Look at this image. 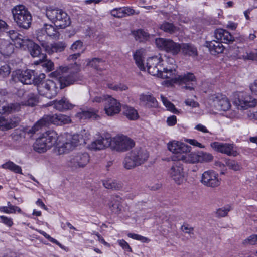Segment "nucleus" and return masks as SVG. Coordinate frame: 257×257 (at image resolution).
I'll return each mask as SVG.
<instances>
[{
	"label": "nucleus",
	"instance_id": "nucleus-1",
	"mask_svg": "<svg viewBox=\"0 0 257 257\" xmlns=\"http://www.w3.org/2000/svg\"><path fill=\"white\" fill-rule=\"evenodd\" d=\"M80 71V66L75 62L68 66H61L52 73V75L58 78L60 88H64L74 84L78 80V73Z\"/></svg>",
	"mask_w": 257,
	"mask_h": 257
},
{
	"label": "nucleus",
	"instance_id": "nucleus-2",
	"mask_svg": "<svg viewBox=\"0 0 257 257\" xmlns=\"http://www.w3.org/2000/svg\"><path fill=\"white\" fill-rule=\"evenodd\" d=\"M71 122L70 117L67 115L59 114L53 115H44L38 120L31 128L28 130L29 134H35L44 127L47 126L51 123L57 125H62Z\"/></svg>",
	"mask_w": 257,
	"mask_h": 257
},
{
	"label": "nucleus",
	"instance_id": "nucleus-3",
	"mask_svg": "<svg viewBox=\"0 0 257 257\" xmlns=\"http://www.w3.org/2000/svg\"><path fill=\"white\" fill-rule=\"evenodd\" d=\"M149 154L147 151L141 148H136L128 153L123 161V167L132 169L144 164L148 159Z\"/></svg>",
	"mask_w": 257,
	"mask_h": 257
},
{
	"label": "nucleus",
	"instance_id": "nucleus-4",
	"mask_svg": "<svg viewBox=\"0 0 257 257\" xmlns=\"http://www.w3.org/2000/svg\"><path fill=\"white\" fill-rule=\"evenodd\" d=\"M46 15L56 27L60 28H65L71 24L70 17L61 9L50 7L47 8Z\"/></svg>",
	"mask_w": 257,
	"mask_h": 257
},
{
	"label": "nucleus",
	"instance_id": "nucleus-5",
	"mask_svg": "<svg viewBox=\"0 0 257 257\" xmlns=\"http://www.w3.org/2000/svg\"><path fill=\"white\" fill-rule=\"evenodd\" d=\"M11 11L13 19L19 27L27 29L30 27L32 17L24 5H17L12 9Z\"/></svg>",
	"mask_w": 257,
	"mask_h": 257
},
{
	"label": "nucleus",
	"instance_id": "nucleus-6",
	"mask_svg": "<svg viewBox=\"0 0 257 257\" xmlns=\"http://www.w3.org/2000/svg\"><path fill=\"white\" fill-rule=\"evenodd\" d=\"M233 103L238 109L244 110L254 107L256 100L246 92H236L233 94Z\"/></svg>",
	"mask_w": 257,
	"mask_h": 257
},
{
	"label": "nucleus",
	"instance_id": "nucleus-7",
	"mask_svg": "<svg viewBox=\"0 0 257 257\" xmlns=\"http://www.w3.org/2000/svg\"><path fill=\"white\" fill-rule=\"evenodd\" d=\"M135 146V142L124 135H117L111 138V149L117 152H125Z\"/></svg>",
	"mask_w": 257,
	"mask_h": 257
},
{
	"label": "nucleus",
	"instance_id": "nucleus-8",
	"mask_svg": "<svg viewBox=\"0 0 257 257\" xmlns=\"http://www.w3.org/2000/svg\"><path fill=\"white\" fill-rule=\"evenodd\" d=\"M59 90L57 82L50 79L45 80L38 87V92L40 95L49 99L55 97Z\"/></svg>",
	"mask_w": 257,
	"mask_h": 257
},
{
	"label": "nucleus",
	"instance_id": "nucleus-9",
	"mask_svg": "<svg viewBox=\"0 0 257 257\" xmlns=\"http://www.w3.org/2000/svg\"><path fill=\"white\" fill-rule=\"evenodd\" d=\"M82 139V137L80 135L66 134L65 141L62 145L58 147L59 153L62 154L72 150L80 144Z\"/></svg>",
	"mask_w": 257,
	"mask_h": 257
},
{
	"label": "nucleus",
	"instance_id": "nucleus-10",
	"mask_svg": "<svg viewBox=\"0 0 257 257\" xmlns=\"http://www.w3.org/2000/svg\"><path fill=\"white\" fill-rule=\"evenodd\" d=\"M174 162L168 172L169 177L176 184H181L185 180V172L183 166L178 161Z\"/></svg>",
	"mask_w": 257,
	"mask_h": 257
},
{
	"label": "nucleus",
	"instance_id": "nucleus-11",
	"mask_svg": "<svg viewBox=\"0 0 257 257\" xmlns=\"http://www.w3.org/2000/svg\"><path fill=\"white\" fill-rule=\"evenodd\" d=\"M200 182L207 187L216 188L220 185L221 179L217 172L210 170L202 173Z\"/></svg>",
	"mask_w": 257,
	"mask_h": 257
},
{
	"label": "nucleus",
	"instance_id": "nucleus-12",
	"mask_svg": "<svg viewBox=\"0 0 257 257\" xmlns=\"http://www.w3.org/2000/svg\"><path fill=\"white\" fill-rule=\"evenodd\" d=\"M209 101L217 110L226 111L231 107L228 99L220 94H214L210 96Z\"/></svg>",
	"mask_w": 257,
	"mask_h": 257
},
{
	"label": "nucleus",
	"instance_id": "nucleus-13",
	"mask_svg": "<svg viewBox=\"0 0 257 257\" xmlns=\"http://www.w3.org/2000/svg\"><path fill=\"white\" fill-rule=\"evenodd\" d=\"M89 161V156L85 152L74 153L68 160V165L71 167H84Z\"/></svg>",
	"mask_w": 257,
	"mask_h": 257
},
{
	"label": "nucleus",
	"instance_id": "nucleus-14",
	"mask_svg": "<svg viewBox=\"0 0 257 257\" xmlns=\"http://www.w3.org/2000/svg\"><path fill=\"white\" fill-rule=\"evenodd\" d=\"M162 61L161 57L157 56L148 59L146 66L148 73L152 75L159 77L163 68Z\"/></svg>",
	"mask_w": 257,
	"mask_h": 257
},
{
	"label": "nucleus",
	"instance_id": "nucleus-15",
	"mask_svg": "<svg viewBox=\"0 0 257 257\" xmlns=\"http://www.w3.org/2000/svg\"><path fill=\"white\" fill-rule=\"evenodd\" d=\"M210 146L215 151L229 156L235 157L239 154L233 144L215 142L212 143Z\"/></svg>",
	"mask_w": 257,
	"mask_h": 257
},
{
	"label": "nucleus",
	"instance_id": "nucleus-16",
	"mask_svg": "<svg viewBox=\"0 0 257 257\" xmlns=\"http://www.w3.org/2000/svg\"><path fill=\"white\" fill-rule=\"evenodd\" d=\"M36 33L37 40L40 42V44L43 42H46L44 39L47 36L55 38L59 36L57 29L52 25L47 24H44L42 28L37 30Z\"/></svg>",
	"mask_w": 257,
	"mask_h": 257
},
{
	"label": "nucleus",
	"instance_id": "nucleus-17",
	"mask_svg": "<svg viewBox=\"0 0 257 257\" xmlns=\"http://www.w3.org/2000/svg\"><path fill=\"white\" fill-rule=\"evenodd\" d=\"M110 147L111 148V137L108 134L99 137L92 142L89 148L92 150H100Z\"/></svg>",
	"mask_w": 257,
	"mask_h": 257
},
{
	"label": "nucleus",
	"instance_id": "nucleus-18",
	"mask_svg": "<svg viewBox=\"0 0 257 257\" xmlns=\"http://www.w3.org/2000/svg\"><path fill=\"white\" fill-rule=\"evenodd\" d=\"M175 83L182 86L186 89L192 90L195 87L196 78L194 74L191 73L178 75Z\"/></svg>",
	"mask_w": 257,
	"mask_h": 257
},
{
	"label": "nucleus",
	"instance_id": "nucleus-19",
	"mask_svg": "<svg viewBox=\"0 0 257 257\" xmlns=\"http://www.w3.org/2000/svg\"><path fill=\"white\" fill-rule=\"evenodd\" d=\"M104 111L108 116H114L121 111V104L116 99L109 96L105 103Z\"/></svg>",
	"mask_w": 257,
	"mask_h": 257
},
{
	"label": "nucleus",
	"instance_id": "nucleus-20",
	"mask_svg": "<svg viewBox=\"0 0 257 257\" xmlns=\"http://www.w3.org/2000/svg\"><path fill=\"white\" fill-rule=\"evenodd\" d=\"M168 148L169 150L175 155L172 157V160L174 157H177L180 154H183L184 152H190L191 147L180 142L173 141L168 143Z\"/></svg>",
	"mask_w": 257,
	"mask_h": 257
},
{
	"label": "nucleus",
	"instance_id": "nucleus-21",
	"mask_svg": "<svg viewBox=\"0 0 257 257\" xmlns=\"http://www.w3.org/2000/svg\"><path fill=\"white\" fill-rule=\"evenodd\" d=\"M41 46L45 49V51L49 54L53 53L61 52L63 51L67 46L65 42L58 41L49 44L46 42H43L41 43Z\"/></svg>",
	"mask_w": 257,
	"mask_h": 257
},
{
	"label": "nucleus",
	"instance_id": "nucleus-22",
	"mask_svg": "<svg viewBox=\"0 0 257 257\" xmlns=\"http://www.w3.org/2000/svg\"><path fill=\"white\" fill-rule=\"evenodd\" d=\"M35 71L31 70H26L25 71L18 70L14 75L15 81H19L25 84H32L33 81L32 77L34 76Z\"/></svg>",
	"mask_w": 257,
	"mask_h": 257
},
{
	"label": "nucleus",
	"instance_id": "nucleus-23",
	"mask_svg": "<svg viewBox=\"0 0 257 257\" xmlns=\"http://www.w3.org/2000/svg\"><path fill=\"white\" fill-rule=\"evenodd\" d=\"M178 76V75L175 68H163L159 77L163 79H168V81L167 82L169 85H171L173 83H175Z\"/></svg>",
	"mask_w": 257,
	"mask_h": 257
},
{
	"label": "nucleus",
	"instance_id": "nucleus-24",
	"mask_svg": "<svg viewBox=\"0 0 257 257\" xmlns=\"http://www.w3.org/2000/svg\"><path fill=\"white\" fill-rule=\"evenodd\" d=\"M43 139L47 144V146L50 148L59 144L60 141L59 140V136L57 133L53 130H49L43 133L42 135Z\"/></svg>",
	"mask_w": 257,
	"mask_h": 257
},
{
	"label": "nucleus",
	"instance_id": "nucleus-25",
	"mask_svg": "<svg viewBox=\"0 0 257 257\" xmlns=\"http://www.w3.org/2000/svg\"><path fill=\"white\" fill-rule=\"evenodd\" d=\"M184 152L174 157V161H182L185 163H195L199 162V152L198 153Z\"/></svg>",
	"mask_w": 257,
	"mask_h": 257
},
{
	"label": "nucleus",
	"instance_id": "nucleus-26",
	"mask_svg": "<svg viewBox=\"0 0 257 257\" xmlns=\"http://www.w3.org/2000/svg\"><path fill=\"white\" fill-rule=\"evenodd\" d=\"M215 38L221 43H228L234 41V37L227 31L222 29H218L214 32Z\"/></svg>",
	"mask_w": 257,
	"mask_h": 257
},
{
	"label": "nucleus",
	"instance_id": "nucleus-27",
	"mask_svg": "<svg viewBox=\"0 0 257 257\" xmlns=\"http://www.w3.org/2000/svg\"><path fill=\"white\" fill-rule=\"evenodd\" d=\"M108 206L113 213L117 214L120 213L122 209V198L118 196H112L109 200Z\"/></svg>",
	"mask_w": 257,
	"mask_h": 257
},
{
	"label": "nucleus",
	"instance_id": "nucleus-28",
	"mask_svg": "<svg viewBox=\"0 0 257 257\" xmlns=\"http://www.w3.org/2000/svg\"><path fill=\"white\" fill-rule=\"evenodd\" d=\"M206 46L209 49L210 52L212 55H216L221 53L223 52L224 47L222 43L218 41L212 40L211 41H206Z\"/></svg>",
	"mask_w": 257,
	"mask_h": 257
},
{
	"label": "nucleus",
	"instance_id": "nucleus-29",
	"mask_svg": "<svg viewBox=\"0 0 257 257\" xmlns=\"http://www.w3.org/2000/svg\"><path fill=\"white\" fill-rule=\"evenodd\" d=\"M14 51V45L8 40H0V53L4 56H10Z\"/></svg>",
	"mask_w": 257,
	"mask_h": 257
},
{
	"label": "nucleus",
	"instance_id": "nucleus-30",
	"mask_svg": "<svg viewBox=\"0 0 257 257\" xmlns=\"http://www.w3.org/2000/svg\"><path fill=\"white\" fill-rule=\"evenodd\" d=\"M73 106L74 105L70 103L65 97L62 98L60 100L54 101V107L60 111L72 109Z\"/></svg>",
	"mask_w": 257,
	"mask_h": 257
},
{
	"label": "nucleus",
	"instance_id": "nucleus-31",
	"mask_svg": "<svg viewBox=\"0 0 257 257\" xmlns=\"http://www.w3.org/2000/svg\"><path fill=\"white\" fill-rule=\"evenodd\" d=\"M45 140L42 136L39 137L34 144V150L39 153H42L50 149V148L47 146Z\"/></svg>",
	"mask_w": 257,
	"mask_h": 257
},
{
	"label": "nucleus",
	"instance_id": "nucleus-32",
	"mask_svg": "<svg viewBox=\"0 0 257 257\" xmlns=\"http://www.w3.org/2000/svg\"><path fill=\"white\" fill-rule=\"evenodd\" d=\"M75 116L79 120L91 118L97 119L98 118H99V116L97 114V111L93 109H90L88 110H82L77 113Z\"/></svg>",
	"mask_w": 257,
	"mask_h": 257
},
{
	"label": "nucleus",
	"instance_id": "nucleus-33",
	"mask_svg": "<svg viewBox=\"0 0 257 257\" xmlns=\"http://www.w3.org/2000/svg\"><path fill=\"white\" fill-rule=\"evenodd\" d=\"M21 104L18 103L4 104L2 102V114H9L20 110Z\"/></svg>",
	"mask_w": 257,
	"mask_h": 257
},
{
	"label": "nucleus",
	"instance_id": "nucleus-34",
	"mask_svg": "<svg viewBox=\"0 0 257 257\" xmlns=\"http://www.w3.org/2000/svg\"><path fill=\"white\" fill-rule=\"evenodd\" d=\"M8 35L13 40L15 44L20 47L24 46L26 40L24 39L23 36L14 30H10L7 32Z\"/></svg>",
	"mask_w": 257,
	"mask_h": 257
},
{
	"label": "nucleus",
	"instance_id": "nucleus-35",
	"mask_svg": "<svg viewBox=\"0 0 257 257\" xmlns=\"http://www.w3.org/2000/svg\"><path fill=\"white\" fill-rule=\"evenodd\" d=\"M181 49L182 52L190 56H196L198 55L197 48L190 43H183L181 44Z\"/></svg>",
	"mask_w": 257,
	"mask_h": 257
},
{
	"label": "nucleus",
	"instance_id": "nucleus-36",
	"mask_svg": "<svg viewBox=\"0 0 257 257\" xmlns=\"http://www.w3.org/2000/svg\"><path fill=\"white\" fill-rule=\"evenodd\" d=\"M143 50L139 49L136 51L134 53L133 57L138 67L141 71H145L146 68L144 66L143 60Z\"/></svg>",
	"mask_w": 257,
	"mask_h": 257
},
{
	"label": "nucleus",
	"instance_id": "nucleus-37",
	"mask_svg": "<svg viewBox=\"0 0 257 257\" xmlns=\"http://www.w3.org/2000/svg\"><path fill=\"white\" fill-rule=\"evenodd\" d=\"M104 186L109 189L119 190L122 187L120 182L112 179H106L103 182Z\"/></svg>",
	"mask_w": 257,
	"mask_h": 257
},
{
	"label": "nucleus",
	"instance_id": "nucleus-38",
	"mask_svg": "<svg viewBox=\"0 0 257 257\" xmlns=\"http://www.w3.org/2000/svg\"><path fill=\"white\" fill-rule=\"evenodd\" d=\"M140 100L141 102L151 107H155L157 105L156 99L150 95L142 94L140 96Z\"/></svg>",
	"mask_w": 257,
	"mask_h": 257
},
{
	"label": "nucleus",
	"instance_id": "nucleus-39",
	"mask_svg": "<svg viewBox=\"0 0 257 257\" xmlns=\"http://www.w3.org/2000/svg\"><path fill=\"white\" fill-rule=\"evenodd\" d=\"M123 113L130 120H136L139 117L137 110L130 106H125L123 107Z\"/></svg>",
	"mask_w": 257,
	"mask_h": 257
},
{
	"label": "nucleus",
	"instance_id": "nucleus-40",
	"mask_svg": "<svg viewBox=\"0 0 257 257\" xmlns=\"http://www.w3.org/2000/svg\"><path fill=\"white\" fill-rule=\"evenodd\" d=\"M30 53L33 57H38V61H42L46 59V55L42 53L40 47L37 44H34L30 50Z\"/></svg>",
	"mask_w": 257,
	"mask_h": 257
},
{
	"label": "nucleus",
	"instance_id": "nucleus-41",
	"mask_svg": "<svg viewBox=\"0 0 257 257\" xmlns=\"http://www.w3.org/2000/svg\"><path fill=\"white\" fill-rule=\"evenodd\" d=\"M4 169H9L16 173L22 174L21 167L12 161H9L2 165Z\"/></svg>",
	"mask_w": 257,
	"mask_h": 257
},
{
	"label": "nucleus",
	"instance_id": "nucleus-42",
	"mask_svg": "<svg viewBox=\"0 0 257 257\" xmlns=\"http://www.w3.org/2000/svg\"><path fill=\"white\" fill-rule=\"evenodd\" d=\"M133 34L136 40L142 42L147 40L149 38V34L142 29H139L133 32Z\"/></svg>",
	"mask_w": 257,
	"mask_h": 257
},
{
	"label": "nucleus",
	"instance_id": "nucleus-43",
	"mask_svg": "<svg viewBox=\"0 0 257 257\" xmlns=\"http://www.w3.org/2000/svg\"><path fill=\"white\" fill-rule=\"evenodd\" d=\"M171 39L163 38H156L155 43L158 48L167 52Z\"/></svg>",
	"mask_w": 257,
	"mask_h": 257
},
{
	"label": "nucleus",
	"instance_id": "nucleus-44",
	"mask_svg": "<svg viewBox=\"0 0 257 257\" xmlns=\"http://www.w3.org/2000/svg\"><path fill=\"white\" fill-rule=\"evenodd\" d=\"M160 28L164 32L169 34H173L178 30L177 27L172 23L167 22H165L162 24L160 26Z\"/></svg>",
	"mask_w": 257,
	"mask_h": 257
},
{
	"label": "nucleus",
	"instance_id": "nucleus-45",
	"mask_svg": "<svg viewBox=\"0 0 257 257\" xmlns=\"http://www.w3.org/2000/svg\"><path fill=\"white\" fill-rule=\"evenodd\" d=\"M181 45L170 40L167 52L172 53L173 55L177 54L181 50Z\"/></svg>",
	"mask_w": 257,
	"mask_h": 257
},
{
	"label": "nucleus",
	"instance_id": "nucleus-46",
	"mask_svg": "<svg viewBox=\"0 0 257 257\" xmlns=\"http://www.w3.org/2000/svg\"><path fill=\"white\" fill-rule=\"evenodd\" d=\"M38 102V97L37 95L34 93H30L28 96L27 100L24 103L22 102L21 105L34 106L36 105Z\"/></svg>",
	"mask_w": 257,
	"mask_h": 257
},
{
	"label": "nucleus",
	"instance_id": "nucleus-47",
	"mask_svg": "<svg viewBox=\"0 0 257 257\" xmlns=\"http://www.w3.org/2000/svg\"><path fill=\"white\" fill-rule=\"evenodd\" d=\"M35 65L41 64V66L45 68L46 71H51L54 68V63L51 60H43L42 61H36L34 62Z\"/></svg>",
	"mask_w": 257,
	"mask_h": 257
},
{
	"label": "nucleus",
	"instance_id": "nucleus-48",
	"mask_svg": "<svg viewBox=\"0 0 257 257\" xmlns=\"http://www.w3.org/2000/svg\"><path fill=\"white\" fill-rule=\"evenodd\" d=\"M161 100L167 109L175 114H179V111L176 109L174 105L168 101L167 99L163 95L161 96Z\"/></svg>",
	"mask_w": 257,
	"mask_h": 257
},
{
	"label": "nucleus",
	"instance_id": "nucleus-49",
	"mask_svg": "<svg viewBox=\"0 0 257 257\" xmlns=\"http://www.w3.org/2000/svg\"><path fill=\"white\" fill-rule=\"evenodd\" d=\"M37 232H39L40 234L43 235L46 238L48 239L50 242L55 243L58 245L62 249H64L65 250L68 251V249H66V248L61 244L60 243H59L57 240L51 237L49 235L47 234L44 231H42L41 230H37Z\"/></svg>",
	"mask_w": 257,
	"mask_h": 257
},
{
	"label": "nucleus",
	"instance_id": "nucleus-50",
	"mask_svg": "<svg viewBox=\"0 0 257 257\" xmlns=\"http://www.w3.org/2000/svg\"><path fill=\"white\" fill-rule=\"evenodd\" d=\"M225 162L226 165L227 166L229 169L233 170L238 171L241 168L240 165L235 160L225 159Z\"/></svg>",
	"mask_w": 257,
	"mask_h": 257
},
{
	"label": "nucleus",
	"instance_id": "nucleus-51",
	"mask_svg": "<svg viewBox=\"0 0 257 257\" xmlns=\"http://www.w3.org/2000/svg\"><path fill=\"white\" fill-rule=\"evenodd\" d=\"M45 78V75L43 73L40 74L38 76H33L32 77V82L35 85L37 86V89L38 91L39 86L41 85L45 81L44 79Z\"/></svg>",
	"mask_w": 257,
	"mask_h": 257
},
{
	"label": "nucleus",
	"instance_id": "nucleus-52",
	"mask_svg": "<svg viewBox=\"0 0 257 257\" xmlns=\"http://www.w3.org/2000/svg\"><path fill=\"white\" fill-rule=\"evenodd\" d=\"M199 162H208L212 160L213 157L209 153L199 152Z\"/></svg>",
	"mask_w": 257,
	"mask_h": 257
},
{
	"label": "nucleus",
	"instance_id": "nucleus-53",
	"mask_svg": "<svg viewBox=\"0 0 257 257\" xmlns=\"http://www.w3.org/2000/svg\"><path fill=\"white\" fill-rule=\"evenodd\" d=\"M107 87L110 89L114 91H123L127 89V87L123 84H113L109 83L107 84Z\"/></svg>",
	"mask_w": 257,
	"mask_h": 257
},
{
	"label": "nucleus",
	"instance_id": "nucleus-54",
	"mask_svg": "<svg viewBox=\"0 0 257 257\" xmlns=\"http://www.w3.org/2000/svg\"><path fill=\"white\" fill-rule=\"evenodd\" d=\"M127 236L128 237L131 238L133 239H135L137 240H139L141 241L142 242H148L150 241L149 239L148 238L141 236L139 234L132 233H129L127 234Z\"/></svg>",
	"mask_w": 257,
	"mask_h": 257
},
{
	"label": "nucleus",
	"instance_id": "nucleus-55",
	"mask_svg": "<svg viewBox=\"0 0 257 257\" xmlns=\"http://www.w3.org/2000/svg\"><path fill=\"white\" fill-rule=\"evenodd\" d=\"M7 119L9 129L15 127L20 121V119L19 117L14 116H13Z\"/></svg>",
	"mask_w": 257,
	"mask_h": 257
},
{
	"label": "nucleus",
	"instance_id": "nucleus-56",
	"mask_svg": "<svg viewBox=\"0 0 257 257\" xmlns=\"http://www.w3.org/2000/svg\"><path fill=\"white\" fill-rule=\"evenodd\" d=\"M240 58L244 60H257L255 50L253 52H246L245 54L240 56Z\"/></svg>",
	"mask_w": 257,
	"mask_h": 257
},
{
	"label": "nucleus",
	"instance_id": "nucleus-57",
	"mask_svg": "<svg viewBox=\"0 0 257 257\" xmlns=\"http://www.w3.org/2000/svg\"><path fill=\"white\" fill-rule=\"evenodd\" d=\"M10 68L7 64H5L0 67V76L6 77L10 74Z\"/></svg>",
	"mask_w": 257,
	"mask_h": 257
},
{
	"label": "nucleus",
	"instance_id": "nucleus-58",
	"mask_svg": "<svg viewBox=\"0 0 257 257\" xmlns=\"http://www.w3.org/2000/svg\"><path fill=\"white\" fill-rule=\"evenodd\" d=\"M243 244L245 245H255L257 244V234H252L245 239Z\"/></svg>",
	"mask_w": 257,
	"mask_h": 257
},
{
	"label": "nucleus",
	"instance_id": "nucleus-59",
	"mask_svg": "<svg viewBox=\"0 0 257 257\" xmlns=\"http://www.w3.org/2000/svg\"><path fill=\"white\" fill-rule=\"evenodd\" d=\"M111 14L113 17H116V18H123L124 17V13L123 12L122 8H115L111 10Z\"/></svg>",
	"mask_w": 257,
	"mask_h": 257
},
{
	"label": "nucleus",
	"instance_id": "nucleus-60",
	"mask_svg": "<svg viewBox=\"0 0 257 257\" xmlns=\"http://www.w3.org/2000/svg\"><path fill=\"white\" fill-rule=\"evenodd\" d=\"M83 47V42L80 40L75 41L71 45L70 49L73 51H76L82 49Z\"/></svg>",
	"mask_w": 257,
	"mask_h": 257
},
{
	"label": "nucleus",
	"instance_id": "nucleus-61",
	"mask_svg": "<svg viewBox=\"0 0 257 257\" xmlns=\"http://www.w3.org/2000/svg\"><path fill=\"white\" fill-rule=\"evenodd\" d=\"M103 62L102 60L98 58H94L89 62L88 65L94 67L95 69H98L99 64Z\"/></svg>",
	"mask_w": 257,
	"mask_h": 257
},
{
	"label": "nucleus",
	"instance_id": "nucleus-62",
	"mask_svg": "<svg viewBox=\"0 0 257 257\" xmlns=\"http://www.w3.org/2000/svg\"><path fill=\"white\" fill-rule=\"evenodd\" d=\"M109 95L96 96L91 98L93 102L101 103L104 101H106Z\"/></svg>",
	"mask_w": 257,
	"mask_h": 257
},
{
	"label": "nucleus",
	"instance_id": "nucleus-63",
	"mask_svg": "<svg viewBox=\"0 0 257 257\" xmlns=\"http://www.w3.org/2000/svg\"><path fill=\"white\" fill-rule=\"evenodd\" d=\"M118 243L119 245L125 250H126L128 252H132V249L130 246L129 244L123 239L118 240Z\"/></svg>",
	"mask_w": 257,
	"mask_h": 257
},
{
	"label": "nucleus",
	"instance_id": "nucleus-64",
	"mask_svg": "<svg viewBox=\"0 0 257 257\" xmlns=\"http://www.w3.org/2000/svg\"><path fill=\"white\" fill-rule=\"evenodd\" d=\"M0 218L1 221L8 226L11 227L13 225V222L11 218H8L5 216H1Z\"/></svg>",
	"mask_w": 257,
	"mask_h": 257
}]
</instances>
